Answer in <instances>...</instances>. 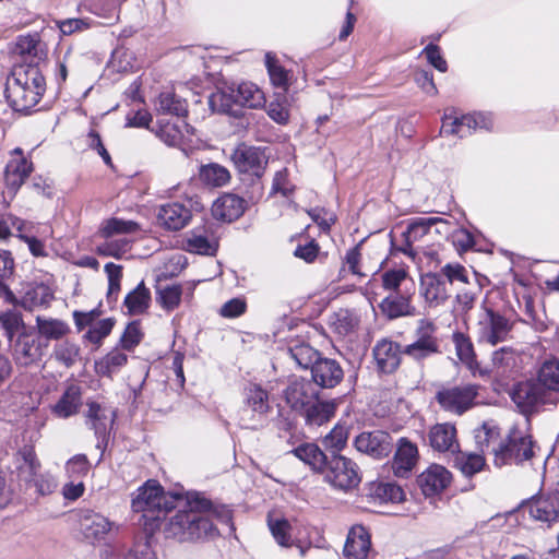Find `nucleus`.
<instances>
[{
    "label": "nucleus",
    "mask_w": 559,
    "mask_h": 559,
    "mask_svg": "<svg viewBox=\"0 0 559 559\" xmlns=\"http://www.w3.org/2000/svg\"><path fill=\"white\" fill-rule=\"evenodd\" d=\"M294 191V186L288 180V171L286 168H283L276 171L271 193H281L283 197H288Z\"/></svg>",
    "instance_id": "774afa93"
},
{
    "label": "nucleus",
    "mask_w": 559,
    "mask_h": 559,
    "mask_svg": "<svg viewBox=\"0 0 559 559\" xmlns=\"http://www.w3.org/2000/svg\"><path fill=\"white\" fill-rule=\"evenodd\" d=\"M116 419V411L106 405L91 402L86 413V425L98 439L97 448L107 442V436Z\"/></svg>",
    "instance_id": "dca6fc26"
},
{
    "label": "nucleus",
    "mask_w": 559,
    "mask_h": 559,
    "mask_svg": "<svg viewBox=\"0 0 559 559\" xmlns=\"http://www.w3.org/2000/svg\"><path fill=\"white\" fill-rule=\"evenodd\" d=\"M348 431L344 426H335L323 439V445L332 453H337L347 443Z\"/></svg>",
    "instance_id": "13d9d810"
},
{
    "label": "nucleus",
    "mask_w": 559,
    "mask_h": 559,
    "mask_svg": "<svg viewBox=\"0 0 559 559\" xmlns=\"http://www.w3.org/2000/svg\"><path fill=\"white\" fill-rule=\"evenodd\" d=\"M354 445L361 453L373 459H382L391 453L393 439L390 433L382 430L365 431L355 438Z\"/></svg>",
    "instance_id": "f3484780"
},
{
    "label": "nucleus",
    "mask_w": 559,
    "mask_h": 559,
    "mask_svg": "<svg viewBox=\"0 0 559 559\" xmlns=\"http://www.w3.org/2000/svg\"><path fill=\"white\" fill-rule=\"evenodd\" d=\"M46 91L45 78L35 64L13 67L5 83V98L20 112H27L41 99Z\"/></svg>",
    "instance_id": "f03ea898"
},
{
    "label": "nucleus",
    "mask_w": 559,
    "mask_h": 559,
    "mask_svg": "<svg viewBox=\"0 0 559 559\" xmlns=\"http://www.w3.org/2000/svg\"><path fill=\"white\" fill-rule=\"evenodd\" d=\"M381 312L390 320L415 317L417 309L412 305V294L391 293L379 305Z\"/></svg>",
    "instance_id": "cd10ccee"
},
{
    "label": "nucleus",
    "mask_w": 559,
    "mask_h": 559,
    "mask_svg": "<svg viewBox=\"0 0 559 559\" xmlns=\"http://www.w3.org/2000/svg\"><path fill=\"white\" fill-rule=\"evenodd\" d=\"M454 454V466L466 477L474 476L486 466V460L481 454L464 453L460 450Z\"/></svg>",
    "instance_id": "37998d69"
},
{
    "label": "nucleus",
    "mask_w": 559,
    "mask_h": 559,
    "mask_svg": "<svg viewBox=\"0 0 559 559\" xmlns=\"http://www.w3.org/2000/svg\"><path fill=\"white\" fill-rule=\"evenodd\" d=\"M143 333L140 328V323L138 321H133L129 323L120 338V343L122 348L132 349L134 348L142 340Z\"/></svg>",
    "instance_id": "338daca9"
},
{
    "label": "nucleus",
    "mask_w": 559,
    "mask_h": 559,
    "mask_svg": "<svg viewBox=\"0 0 559 559\" xmlns=\"http://www.w3.org/2000/svg\"><path fill=\"white\" fill-rule=\"evenodd\" d=\"M419 293L429 308L444 305L451 296L450 287L443 281V277L437 273L421 275Z\"/></svg>",
    "instance_id": "4be33fe9"
},
{
    "label": "nucleus",
    "mask_w": 559,
    "mask_h": 559,
    "mask_svg": "<svg viewBox=\"0 0 559 559\" xmlns=\"http://www.w3.org/2000/svg\"><path fill=\"white\" fill-rule=\"evenodd\" d=\"M476 442L483 452L491 453V450L503 439L499 427L493 421H485L480 428L476 430Z\"/></svg>",
    "instance_id": "c03bdc74"
},
{
    "label": "nucleus",
    "mask_w": 559,
    "mask_h": 559,
    "mask_svg": "<svg viewBox=\"0 0 559 559\" xmlns=\"http://www.w3.org/2000/svg\"><path fill=\"white\" fill-rule=\"evenodd\" d=\"M536 443L526 429L515 425L491 450L493 465L503 467L508 465L523 466L535 456Z\"/></svg>",
    "instance_id": "7ed1b4c3"
},
{
    "label": "nucleus",
    "mask_w": 559,
    "mask_h": 559,
    "mask_svg": "<svg viewBox=\"0 0 559 559\" xmlns=\"http://www.w3.org/2000/svg\"><path fill=\"white\" fill-rule=\"evenodd\" d=\"M437 274L443 277V281L449 287H451L454 282H468L467 271L460 263H447Z\"/></svg>",
    "instance_id": "680f3d73"
},
{
    "label": "nucleus",
    "mask_w": 559,
    "mask_h": 559,
    "mask_svg": "<svg viewBox=\"0 0 559 559\" xmlns=\"http://www.w3.org/2000/svg\"><path fill=\"white\" fill-rule=\"evenodd\" d=\"M69 479L82 480L91 471V463L85 454H76L69 459L64 466Z\"/></svg>",
    "instance_id": "09e8293b"
},
{
    "label": "nucleus",
    "mask_w": 559,
    "mask_h": 559,
    "mask_svg": "<svg viewBox=\"0 0 559 559\" xmlns=\"http://www.w3.org/2000/svg\"><path fill=\"white\" fill-rule=\"evenodd\" d=\"M182 288L180 285H167L157 289V301L167 311L176 309L181 301Z\"/></svg>",
    "instance_id": "8fccbe9b"
},
{
    "label": "nucleus",
    "mask_w": 559,
    "mask_h": 559,
    "mask_svg": "<svg viewBox=\"0 0 559 559\" xmlns=\"http://www.w3.org/2000/svg\"><path fill=\"white\" fill-rule=\"evenodd\" d=\"M518 355L512 347H502L492 353V365L502 370L512 369L516 365Z\"/></svg>",
    "instance_id": "e2e57ef3"
},
{
    "label": "nucleus",
    "mask_w": 559,
    "mask_h": 559,
    "mask_svg": "<svg viewBox=\"0 0 559 559\" xmlns=\"http://www.w3.org/2000/svg\"><path fill=\"white\" fill-rule=\"evenodd\" d=\"M12 356L19 366H32L40 361L43 345L38 337L26 332L20 333L12 344Z\"/></svg>",
    "instance_id": "412c9836"
},
{
    "label": "nucleus",
    "mask_w": 559,
    "mask_h": 559,
    "mask_svg": "<svg viewBox=\"0 0 559 559\" xmlns=\"http://www.w3.org/2000/svg\"><path fill=\"white\" fill-rule=\"evenodd\" d=\"M180 492H166L156 480H147L134 493L132 510L142 513L146 521H159L176 509Z\"/></svg>",
    "instance_id": "20e7f679"
},
{
    "label": "nucleus",
    "mask_w": 559,
    "mask_h": 559,
    "mask_svg": "<svg viewBox=\"0 0 559 559\" xmlns=\"http://www.w3.org/2000/svg\"><path fill=\"white\" fill-rule=\"evenodd\" d=\"M452 474L442 465H429L417 478L418 486L426 497L442 492L451 484Z\"/></svg>",
    "instance_id": "393cba45"
},
{
    "label": "nucleus",
    "mask_w": 559,
    "mask_h": 559,
    "mask_svg": "<svg viewBox=\"0 0 559 559\" xmlns=\"http://www.w3.org/2000/svg\"><path fill=\"white\" fill-rule=\"evenodd\" d=\"M436 224L447 225L448 221L441 217H420L409 223L406 230L403 233L405 247L401 248V251L408 257L415 258L416 252L412 247L413 243L427 235L429 229Z\"/></svg>",
    "instance_id": "c85d7f7f"
},
{
    "label": "nucleus",
    "mask_w": 559,
    "mask_h": 559,
    "mask_svg": "<svg viewBox=\"0 0 559 559\" xmlns=\"http://www.w3.org/2000/svg\"><path fill=\"white\" fill-rule=\"evenodd\" d=\"M104 271L108 278L107 299L109 302L116 301L121 289L122 266L109 262L105 264Z\"/></svg>",
    "instance_id": "3c124183"
},
{
    "label": "nucleus",
    "mask_w": 559,
    "mask_h": 559,
    "mask_svg": "<svg viewBox=\"0 0 559 559\" xmlns=\"http://www.w3.org/2000/svg\"><path fill=\"white\" fill-rule=\"evenodd\" d=\"M322 472L324 473V480L342 491H349L361 481L358 465L352 459L341 454H333Z\"/></svg>",
    "instance_id": "6e6552de"
},
{
    "label": "nucleus",
    "mask_w": 559,
    "mask_h": 559,
    "mask_svg": "<svg viewBox=\"0 0 559 559\" xmlns=\"http://www.w3.org/2000/svg\"><path fill=\"white\" fill-rule=\"evenodd\" d=\"M211 501L198 493L190 496L180 493L176 501V508L179 510L164 527L166 536L178 542H193L217 536L218 531L211 519Z\"/></svg>",
    "instance_id": "f257e3e1"
},
{
    "label": "nucleus",
    "mask_w": 559,
    "mask_h": 559,
    "mask_svg": "<svg viewBox=\"0 0 559 559\" xmlns=\"http://www.w3.org/2000/svg\"><path fill=\"white\" fill-rule=\"evenodd\" d=\"M156 135L167 145L176 146L179 145L182 140L181 128L173 122L158 121V128L154 130Z\"/></svg>",
    "instance_id": "5fc2aeb1"
},
{
    "label": "nucleus",
    "mask_w": 559,
    "mask_h": 559,
    "mask_svg": "<svg viewBox=\"0 0 559 559\" xmlns=\"http://www.w3.org/2000/svg\"><path fill=\"white\" fill-rule=\"evenodd\" d=\"M313 383L323 389L335 388L344 378V371L335 359L323 358L311 370Z\"/></svg>",
    "instance_id": "a878e982"
},
{
    "label": "nucleus",
    "mask_w": 559,
    "mask_h": 559,
    "mask_svg": "<svg viewBox=\"0 0 559 559\" xmlns=\"http://www.w3.org/2000/svg\"><path fill=\"white\" fill-rule=\"evenodd\" d=\"M479 385L463 384L450 388H442L436 394L440 407L454 415H463L476 405Z\"/></svg>",
    "instance_id": "9b49d317"
},
{
    "label": "nucleus",
    "mask_w": 559,
    "mask_h": 559,
    "mask_svg": "<svg viewBox=\"0 0 559 559\" xmlns=\"http://www.w3.org/2000/svg\"><path fill=\"white\" fill-rule=\"evenodd\" d=\"M233 104L257 109L264 106L265 96L258 85L242 82L217 91L210 97V106L213 110L228 114L231 111Z\"/></svg>",
    "instance_id": "39448f33"
},
{
    "label": "nucleus",
    "mask_w": 559,
    "mask_h": 559,
    "mask_svg": "<svg viewBox=\"0 0 559 559\" xmlns=\"http://www.w3.org/2000/svg\"><path fill=\"white\" fill-rule=\"evenodd\" d=\"M537 383L552 399H558L559 393V360L549 359L543 362L537 372Z\"/></svg>",
    "instance_id": "f704fd0d"
},
{
    "label": "nucleus",
    "mask_w": 559,
    "mask_h": 559,
    "mask_svg": "<svg viewBox=\"0 0 559 559\" xmlns=\"http://www.w3.org/2000/svg\"><path fill=\"white\" fill-rule=\"evenodd\" d=\"M151 305V292L144 282L127 294L123 300V307L130 316H140L145 313Z\"/></svg>",
    "instance_id": "e433bc0d"
},
{
    "label": "nucleus",
    "mask_w": 559,
    "mask_h": 559,
    "mask_svg": "<svg viewBox=\"0 0 559 559\" xmlns=\"http://www.w3.org/2000/svg\"><path fill=\"white\" fill-rule=\"evenodd\" d=\"M130 241L127 238L107 240L99 245L96 252L103 257L120 259L129 250Z\"/></svg>",
    "instance_id": "052dcab7"
},
{
    "label": "nucleus",
    "mask_w": 559,
    "mask_h": 559,
    "mask_svg": "<svg viewBox=\"0 0 559 559\" xmlns=\"http://www.w3.org/2000/svg\"><path fill=\"white\" fill-rule=\"evenodd\" d=\"M155 110L158 114L173 115L176 117H183L187 114L186 100L177 97L171 92H163L158 95L155 102Z\"/></svg>",
    "instance_id": "79ce46f5"
},
{
    "label": "nucleus",
    "mask_w": 559,
    "mask_h": 559,
    "mask_svg": "<svg viewBox=\"0 0 559 559\" xmlns=\"http://www.w3.org/2000/svg\"><path fill=\"white\" fill-rule=\"evenodd\" d=\"M14 467L19 480L32 483L40 469V463L32 447L25 445L17 451L14 457Z\"/></svg>",
    "instance_id": "7c9ffc66"
},
{
    "label": "nucleus",
    "mask_w": 559,
    "mask_h": 559,
    "mask_svg": "<svg viewBox=\"0 0 559 559\" xmlns=\"http://www.w3.org/2000/svg\"><path fill=\"white\" fill-rule=\"evenodd\" d=\"M427 441L430 448L439 453L454 454L460 449L457 430L451 423H438L431 426L427 433Z\"/></svg>",
    "instance_id": "6ab92c4d"
},
{
    "label": "nucleus",
    "mask_w": 559,
    "mask_h": 559,
    "mask_svg": "<svg viewBox=\"0 0 559 559\" xmlns=\"http://www.w3.org/2000/svg\"><path fill=\"white\" fill-rule=\"evenodd\" d=\"M408 272L406 267L400 266L389 269L381 275L382 287L392 293H399L401 285L407 280Z\"/></svg>",
    "instance_id": "6e6d98bb"
},
{
    "label": "nucleus",
    "mask_w": 559,
    "mask_h": 559,
    "mask_svg": "<svg viewBox=\"0 0 559 559\" xmlns=\"http://www.w3.org/2000/svg\"><path fill=\"white\" fill-rule=\"evenodd\" d=\"M36 329L39 336L48 341L61 340L70 332V326L63 320L45 316L36 317Z\"/></svg>",
    "instance_id": "4c0bfd02"
},
{
    "label": "nucleus",
    "mask_w": 559,
    "mask_h": 559,
    "mask_svg": "<svg viewBox=\"0 0 559 559\" xmlns=\"http://www.w3.org/2000/svg\"><path fill=\"white\" fill-rule=\"evenodd\" d=\"M527 510L534 520L548 525L559 521V488L534 497L527 503Z\"/></svg>",
    "instance_id": "aec40b11"
},
{
    "label": "nucleus",
    "mask_w": 559,
    "mask_h": 559,
    "mask_svg": "<svg viewBox=\"0 0 559 559\" xmlns=\"http://www.w3.org/2000/svg\"><path fill=\"white\" fill-rule=\"evenodd\" d=\"M305 419L308 426L319 427L329 421L335 413V404L333 402H320L316 400L305 409Z\"/></svg>",
    "instance_id": "ea45409f"
},
{
    "label": "nucleus",
    "mask_w": 559,
    "mask_h": 559,
    "mask_svg": "<svg viewBox=\"0 0 559 559\" xmlns=\"http://www.w3.org/2000/svg\"><path fill=\"white\" fill-rule=\"evenodd\" d=\"M492 128V119L489 114H473L462 117L444 115L440 133L443 135H457L465 138L477 129L489 130Z\"/></svg>",
    "instance_id": "ddd939ff"
},
{
    "label": "nucleus",
    "mask_w": 559,
    "mask_h": 559,
    "mask_svg": "<svg viewBox=\"0 0 559 559\" xmlns=\"http://www.w3.org/2000/svg\"><path fill=\"white\" fill-rule=\"evenodd\" d=\"M52 299L53 294L51 289L44 284H38L28 286L21 298H17V302L14 306H21L27 311H34L39 308L49 307Z\"/></svg>",
    "instance_id": "473e14b6"
},
{
    "label": "nucleus",
    "mask_w": 559,
    "mask_h": 559,
    "mask_svg": "<svg viewBox=\"0 0 559 559\" xmlns=\"http://www.w3.org/2000/svg\"><path fill=\"white\" fill-rule=\"evenodd\" d=\"M514 323L491 308L483 307L475 325L478 343L496 346L511 338Z\"/></svg>",
    "instance_id": "423d86ee"
},
{
    "label": "nucleus",
    "mask_w": 559,
    "mask_h": 559,
    "mask_svg": "<svg viewBox=\"0 0 559 559\" xmlns=\"http://www.w3.org/2000/svg\"><path fill=\"white\" fill-rule=\"evenodd\" d=\"M403 352L417 364H423L426 359L441 354L435 323L425 319L419 320L414 342L404 346Z\"/></svg>",
    "instance_id": "1a4fd4ad"
},
{
    "label": "nucleus",
    "mask_w": 559,
    "mask_h": 559,
    "mask_svg": "<svg viewBox=\"0 0 559 559\" xmlns=\"http://www.w3.org/2000/svg\"><path fill=\"white\" fill-rule=\"evenodd\" d=\"M265 64L272 84L276 87L286 90L288 85V72L280 66L277 60L270 53H266L265 56Z\"/></svg>",
    "instance_id": "4d7b16f0"
},
{
    "label": "nucleus",
    "mask_w": 559,
    "mask_h": 559,
    "mask_svg": "<svg viewBox=\"0 0 559 559\" xmlns=\"http://www.w3.org/2000/svg\"><path fill=\"white\" fill-rule=\"evenodd\" d=\"M80 355V348L76 344L69 341L57 344L53 348V357L57 361L66 367H71L75 364Z\"/></svg>",
    "instance_id": "864d4df0"
},
{
    "label": "nucleus",
    "mask_w": 559,
    "mask_h": 559,
    "mask_svg": "<svg viewBox=\"0 0 559 559\" xmlns=\"http://www.w3.org/2000/svg\"><path fill=\"white\" fill-rule=\"evenodd\" d=\"M183 248L190 253L214 255L218 249V241L213 224H204L191 229L186 235Z\"/></svg>",
    "instance_id": "2eb2a0df"
},
{
    "label": "nucleus",
    "mask_w": 559,
    "mask_h": 559,
    "mask_svg": "<svg viewBox=\"0 0 559 559\" xmlns=\"http://www.w3.org/2000/svg\"><path fill=\"white\" fill-rule=\"evenodd\" d=\"M0 325L4 330L7 337L12 341L13 336L24 329V321L21 312L16 310L0 312Z\"/></svg>",
    "instance_id": "603ef678"
},
{
    "label": "nucleus",
    "mask_w": 559,
    "mask_h": 559,
    "mask_svg": "<svg viewBox=\"0 0 559 559\" xmlns=\"http://www.w3.org/2000/svg\"><path fill=\"white\" fill-rule=\"evenodd\" d=\"M288 354L300 368L310 370L321 358V354L317 349L305 343L289 347Z\"/></svg>",
    "instance_id": "a18cd8bd"
},
{
    "label": "nucleus",
    "mask_w": 559,
    "mask_h": 559,
    "mask_svg": "<svg viewBox=\"0 0 559 559\" xmlns=\"http://www.w3.org/2000/svg\"><path fill=\"white\" fill-rule=\"evenodd\" d=\"M453 343L455 346L456 355L461 362L464 364L474 376L477 373L484 376L485 372H483L476 359L474 346L469 337L461 332H457L453 334Z\"/></svg>",
    "instance_id": "c9c22d12"
},
{
    "label": "nucleus",
    "mask_w": 559,
    "mask_h": 559,
    "mask_svg": "<svg viewBox=\"0 0 559 559\" xmlns=\"http://www.w3.org/2000/svg\"><path fill=\"white\" fill-rule=\"evenodd\" d=\"M245 203L242 198L226 193L213 203L212 212L216 218L233 222L243 214Z\"/></svg>",
    "instance_id": "2f4dec72"
},
{
    "label": "nucleus",
    "mask_w": 559,
    "mask_h": 559,
    "mask_svg": "<svg viewBox=\"0 0 559 559\" xmlns=\"http://www.w3.org/2000/svg\"><path fill=\"white\" fill-rule=\"evenodd\" d=\"M319 399V391L310 380L299 378L293 380L285 390L287 404L296 411H304Z\"/></svg>",
    "instance_id": "b1692460"
},
{
    "label": "nucleus",
    "mask_w": 559,
    "mask_h": 559,
    "mask_svg": "<svg viewBox=\"0 0 559 559\" xmlns=\"http://www.w3.org/2000/svg\"><path fill=\"white\" fill-rule=\"evenodd\" d=\"M140 230V225L134 221H124L121 218H110L103 223L100 233L104 237L109 238L114 235H130Z\"/></svg>",
    "instance_id": "49530a36"
},
{
    "label": "nucleus",
    "mask_w": 559,
    "mask_h": 559,
    "mask_svg": "<svg viewBox=\"0 0 559 559\" xmlns=\"http://www.w3.org/2000/svg\"><path fill=\"white\" fill-rule=\"evenodd\" d=\"M370 547L368 531L361 525H356L347 535L343 554L346 559H367Z\"/></svg>",
    "instance_id": "c756f323"
},
{
    "label": "nucleus",
    "mask_w": 559,
    "mask_h": 559,
    "mask_svg": "<svg viewBox=\"0 0 559 559\" xmlns=\"http://www.w3.org/2000/svg\"><path fill=\"white\" fill-rule=\"evenodd\" d=\"M510 397L524 415L538 412L544 405H556L558 399H552L536 380L521 381L510 391Z\"/></svg>",
    "instance_id": "9d476101"
},
{
    "label": "nucleus",
    "mask_w": 559,
    "mask_h": 559,
    "mask_svg": "<svg viewBox=\"0 0 559 559\" xmlns=\"http://www.w3.org/2000/svg\"><path fill=\"white\" fill-rule=\"evenodd\" d=\"M128 360L124 353L114 349L96 362L97 372L103 376H110L121 368Z\"/></svg>",
    "instance_id": "de8ad7c7"
},
{
    "label": "nucleus",
    "mask_w": 559,
    "mask_h": 559,
    "mask_svg": "<svg viewBox=\"0 0 559 559\" xmlns=\"http://www.w3.org/2000/svg\"><path fill=\"white\" fill-rule=\"evenodd\" d=\"M75 514L80 532L87 542L105 540L107 536L118 530L115 522L94 510L81 509Z\"/></svg>",
    "instance_id": "f8f14e48"
},
{
    "label": "nucleus",
    "mask_w": 559,
    "mask_h": 559,
    "mask_svg": "<svg viewBox=\"0 0 559 559\" xmlns=\"http://www.w3.org/2000/svg\"><path fill=\"white\" fill-rule=\"evenodd\" d=\"M114 325L115 320L112 318L96 321L87 330L85 338L93 344H99L105 337H107L110 334Z\"/></svg>",
    "instance_id": "bf43d9fd"
},
{
    "label": "nucleus",
    "mask_w": 559,
    "mask_h": 559,
    "mask_svg": "<svg viewBox=\"0 0 559 559\" xmlns=\"http://www.w3.org/2000/svg\"><path fill=\"white\" fill-rule=\"evenodd\" d=\"M450 239L453 246L460 252H466L475 245L474 236L465 228H456L450 233Z\"/></svg>",
    "instance_id": "69168bd1"
},
{
    "label": "nucleus",
    "mask_w": 559,
    "mask_h": 559,
    "mask_svg": "<svg viewBox=\"0 0 559 559\" xmlns=\"http://www.w3.org/2000/svg\"><path fill=\"white\" fill-rule=\"evenodd\" d=\"M271 411L269 393L258 384L245 389L240 423L243 428L258 429L263 426Z\"/></svg>",
    "instance_id": "0eeeda50"
},
{
    "label": "nucleus",
    "mask_w": 559,
    "mask_h": 559,
    "mask_svg": "<svg viewBox=\"0 0 559 559\" xmlns=\"http://www.w3.org/2000/svg\"><path fill=\"white\" fill-rule=\"evenodd\" d=\"M199 178L201 182L207 187L221 188L226 186L230 181L231 177L226 167L217 163H210L201 165L199 169Z\"/></svg>",
    "instance_id": "58836bf2"
},
{
    "label": "nucleus",
    "mask_w": 559,
    "mask_h": 559,
    "mask_svg": "<svg viewBox=\"0 0 559 559\" xmlns=\"http://www.w3.org/2000/svg\"><path fill=\"white\" fill-rule=\"evenodd\" d=\"M269 526L278 545L283 547H289L292 545L289 534L290 525L286 520L269 521Z\"/></svg>",
    "instance_id": "0e129e2a"
},
{
    "label": "nucleus",
    "mask_w": 559,
    "mask_h": 559,
    "mask_svg": "<svg viewBox=\"0 0 559 559\" xmlns=\"http://www.w3.org/2000/svg\"><path fill=\"white\" fill-rule=\"evenodd\" d=\"M231 160L240 174L254 177L257 185L267 164V157L261 148L246 144L236 147Z\"/></svg>",
    "instance_id": "4468645a"
},
{
    "label": "nucleus",
    "mask_w": 559,
    "mask_h": 559,
    "mask_svg": "<svg viewBox=\"0 0 559 559\" xmlns=\"http://www.w3.org/2000/svg\"><path fill=\"white\" fill-rule=\"evenodd\" d=\"M419 460L418 448L407 438L399 439L392 460V472L399 478H408Z\"/></svg>",
    "instance_id": "5701e85b"
},
{
    "label": "nucleus",
    "mask_w": 559,
    "mask_h": 559,
    "mask_svg": "<svg viewBox=\"0 0 559 559\" xmlns=\"http://www.w3.org/2000/svg\"><path fill=\"white\" fill-rule=\"evenodd\" d=\"M296 457L308 464L313 471L322 472L328 457L314 443H304L293 450Z\"/></svg>",
    "instance_id": "a19ab883"
},
{
    "label": "nucleus",
    "mask_w": 559,
    "mask_h": 559,
    "mask_svg": "<svg viewBox=\"0 0 559 559\" xmlns=\"http://www.w3.org/2000/svg\"><path fill=\"white\" fill-rule=\"evenodd\" d=\"M190 219V209L180 202L163 204L157 214L158 224L168 230H180Z\"/></svg>",
    "instance_id": "bb28decb"
},
{
    "label": "nucleus",
    "mask_w": 559,
    "mask_h": 559,
    "mask_svg": "<svg viewBox=\"0 0 559 559\" xmlns=\"http://www.w3.org/2000/svg\"><path fill=\"white\" fill-rule=\"evenodd\" d=\"M372 354L378 371L390 374L400 367L404 352L399 343L382 338L376 343Z\"/></svg>",
    "instance_id": "a211bd4d"
},
{
    "label": "nucleus",
    "mask_w": 559,
    "mask_h": 559,
    "mask_svg": "<svg viewBox=\"0 0 559 559\" xmlns=\"http://www.w3.org/2000/svg\"><path fill=\"white\" fill-rule=\"evenodd\" d=\"M82 405L81 388L69 385L52 407V413L59 418H68L76 414Z\"/></svg>",
    "instance_id": "72a5a7b5"
}]
</instances>
